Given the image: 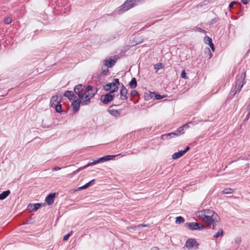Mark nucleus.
<instances>
[{
    "label": "nucleus",
    "mask_w": 250,
    "mask_h": 250,
    "mask_svg": "<svg viewBox=\"0 0 250 250\" xmlns=\"http://www.w3.org/2000/svg\"><path fill=\"white\" fill-rule=\"evenodd\" d=\"M74 92L78 95L81 104L88 105L90 103V100L95 96L97 92L96 88H93L91 85L85 87L82 84L76 85L74 88Z\"/></svg>",
    "instance_id": "obj_1"
},
{
    "label": "nucleus",
    "mask_w": 250,
    "mask_h": 250,
    "mask_svg": "<svg viewBox=\"0 0 250 250\" xmlns=\"http://www.w3.org/2000/svg\"><path fill=\"white\" fill-rule=\"evenodd\" d=\"M197 217L207 223L208 227L214 229L216 223L220 221L218 215L213 210L206 209L197 211L195 213Z\"/></svg>",
    "instance_id": "obj_2"
},
{
    "label": "nucleus",
    "mask_w": 250,
    "mask_h": 250,
    "mask_svg": "<svg viewBox=\"0 0 250 250\" xmlns=\"http://www.w3.org/2000/svg\"><path fill=\"white\" fill-rule=\"evenodd\" d=\"M62 100V96L59 94L53 96L50 100L51 106L55 108V110L57 112H61L62 111V104H60Z\"/></svg>",
    "instance_id": "obj_3"
},
{
    "label": "nucleus",
    "mask_w": 250,
    "mask_h": 250,
    "mask_svg": "<svg viewBox=\"0 0 250 250\" xmlns=\"http://www.w3.org/2000/svg\"><path fill=\"white\" fill-rule=\"evenodd\" d=\"M143 0H126L122 5L120 9L121 13L128 10L135 6L137 5Z\"/></svg>",
    "instance_id": "obj_4"
},
{
    "label": "nucleus",
    "mask_w": 250,
    "mask_h": 250,
    "mask_svg": "<svg viewBox=\"0 0 250 250\" xmlns=\"http://www.w3.org/2000/svg\"><path fill=\"white\" fill-rule=\"evenodd\" d=\"M246 76L245 73H242L237 76V80L235 84V89L236 92L234 93H236L237 92H239L244 84V80Z\"/></svg>",
    "instance_id": "obj_5"
},
{
    "label": "nucleus",
    "mask_w": 250,
    "mask_h": 250,
    "mask_svg": "<svg viewBox=\"0 0 250 250\" xmlns=\"http://www.w3.org/2000/svg\"><path fill=\"white\" fill-rule=\"evenodd\" d=\"M186 225L191 230H203L204 228L203 225L196 222L188 223Z\"/></svg>",
    "instance_id": "obj_6"
},
{
    "label": "nucleus",
    "mask_w": 250,
    "mask_h": 250,
    "mask_svg": "<svg viewBox=\"0 0 250 250\" xmlns=\"http://www.w3.org/2000/svg\"><path fill=\"white\" fill-rule=\"evenodd\" d=\"M114 97L115 94H113V92H109L108 94L102 95L101 100L104 104H107L111 101Z\"/></svg>",
    "instance_id": "obj_7"
},
{
    "label": "nucleus",
    "mask_w": 250,
    "mask_h": 250,
    "mask_svg": "<svg viewBox=\"0 0 250 250\" xmlns=\"http://www.w3.org/2000/svg\"><path fill=\"white\" fill-rule=\"evenodd\" d=\"M104 89L106 91H110V92H114L117 91L118 89V87L116 84V83H111L106 84L104 86Z\"/></svg>",
    "instance_id": "obj_8"
},
{
    "label": "nucleus",
    "mask_w": 250,
    "mask_h": 250,
    "mask_svg": "<svg viewBox=\"0 0 250 250\" xmlns=\"http://www.w3.org/2000/svg\"><path fill=\"white\" fill-rule=\"evenodd\" d=\"M189 150V147L187 146L184 150H181L178 152L173 154L172 158L174 160L177 159L183 156Z\"/></svg>",
    "instance_id": "obj_9"
},
{
    "label": "nucleus",
    "mask_w": 250,
    "mask_h": 250,
    "mask_svg": "<svg viewBox=\"0 0 250 250\" xmlns=\"http://www.w3.org/2000/svg\"><path fill=\"white\" fill-rule=\"evenodd\" d=\"M186 246V247L189 249H192L194 246H195L196 248L197 249L198 244L194 239H189L187 241Z\"/></svg>",
    "instance_id": "obj_10"
},
{
    "label": "nucleus",
    "mask_w": 250,
    "mask_h": 250,
    "mask_svg": "<svg viewBox=\"0 0 250 250\" xmlns=\"http://www.w3.org/2000/svg\"><path fill=\"white\" fill-rule=\"evenodd\" d=\"M41 207V204H30L28 206V209L30 210V211H36Z\"/></svg>",
    "instance_id": "obj_11"
},
{
    "label": "nucleus",
    "mask_w": 250,
    "mask_h": 250,
    "mask_svg": "<svg viewBox=\"0 0 250 250\" xmlns=\"http://www.w3.org/2000/svg\"><path fill=\"white\" fill-rule=\"evenodd\" d=\"M204 42L205 43L208 44L212 52L214 51V45L212 43V39L210 37L206 36L204 39Z\"/></svg>",
    "instance_id": "obj_12"
},
{
    "label": "nucleus",
    "mask_w": 250,
    "mask_h": 250,
    "mask_svg": "<svg viewBox=\"0 0 250 250\" xmlns=\"http://www.w3.org/2000/svg\"><path fill=\"white\" fill-rule=\"evenodd\" d=\"M55 196V193H51L46 197L45 201L47 205H51L53 203Z\"/></svg>",
    "instance_id": "obj_13"
},
{
    "label": "nucleus",
    "mask_w": 250,
    "mask_h": 250,
    "mask_svg": "<svg viewBox=\"0 0 250 250\" xmlns=\"http://www.w3.org/2000/svg\"><path fill=\"white\" fill-rule=\"evenodd\" d=\"M80 104V100L79 99H77L73 102L72 106L74 112H77L79 110Z\"/></svg>",
    "instance_id": "obj_14"
},
{
    "label": "nucleus",
    "mask_w": 250,
    "mask_h": 250,
    "mask_svg": "<svg viewBox=\"0 0 250 250\" xmlns=\"http://www.w3.org/2000/svg\"><path fill=\"white\" fill-rule=\"evenodd\" d=\"M116 155H106L99 159L100 163L109 161L115 158Z\"/></svg>",
    "instance_id": "obj_15"
},
{
    "label": "nucleus",
    "mask_w": 250,
    "mask_h": 250,
    "mask_svg": "<svg viewBox=\"0 0 250 250\" xmlns=\"http://www.w3.org/2000/svg\"><path fill=\"white\" fill-rule=\"evenodd\" d=\"M149 96L151 99H154L157 100H160L165 97V96L161 95L155 92H150Z\"/></svg>",
    "instance_id": "obj_16"
},
{
    "label": "nucleus",
    "mask_w": 250,
    "mask_h": 250,
    "mask_svg": "<svg viewBox=\"0 0 250 250\" xmlns=\"http://www.w3.org/2000/svg\"><path fill=\"white\" fill-rule=\"evenodd\" d=\"M127 90L126 88L123 86L121 89L120 90V94H121V99L123 100H126L127 99Z\"/></svg>",
    "instance_id": "obj_17"
},
{
    "label": "nucleus",
    "mask_w": 250,
    "mask_h": 250,
    "mask_svg": "<svg viewBox=\"0 0 250 250\" xmlns=\"http://www.w3.org/2000/svg\"><path fill=\"white\" fill-rule=\"evenodd\" d=\"M115 61L110 59H106L104 61V65H106L109 67H112L115 63Z\"/></svg>",
    "instance_id": "obj_18"
},
{
    "label": "nucleus",
    "mask_w": 250,
    "mask_h": 250,
    "mask_svg": "<svg viewBox=\"0 0 250 250\" xmlns=\"http://www.w3.org/2000/svg\"><path fill=\"white\" fill-rule=\"evenodd\" d=\"M94 182H95V180L94 179L90 181V182H89L88 183H86L84 186L79 187L78 188L77 190H81L87 188L89 186L93 185L94 184Z\"/></svg>",
    "instance_id": "obj_19"
},
{
    "label": "nucleus",
    "mask_w": 250,
    "mask_h": 250,
    "mask_svg": "<svg viewBox=\"0 0 250 250\" xmlns=\"http://www.w3.org/2000/svg\"><path fill=\"white\" fill-rule=\"evenodd\" d=\"M64 96L67 97L69 100H73V97L75 96L74 94L71 91H66L64 94Z\"/></svg>",
    "instance_id": "obj_20"
},
{
    "label": "nucleus",
    "mask_w": 250,
    "mask_h": 250,
    "mask_svg": "<svg viewBox=\"0 0 250 250\" xmlns=\"http://www.w3.org/2000/svg\"><path fill=\"white\" fill-rule=\"evenodd\" d=\"M108 111L111 115L115 117H118L120 115V110L109 109Z\"/></svg>",
    "instance_id": "obj_21"
},
{
    "label": "nucleus",
    "mask_w": 250,
    "mask_h": 250,
    "mask_svg": "<svg viewBox=\"0 0 250 250\" xmlns=\"http://www.w3.org/2000/svg\"><path fill=\"white\" fill-rule=\"evenodd\" d=\"M175 134H176L175 132H172V133H168L167 134H164L162 136L161 138H162V139L171 138L172 137H174L176 136Z\"/></svg>",
    "instance_id": "obj_22"
},
{
    "label": "nucleus",
    "mask_w": 250,
    "mask_h": 250,
    "mask_svg": "<svg viewBox=\"0 0 250 250\" xmlns=\"http://www.w3.org/2000/svg\"><path fill=\"white\" fill-rule=\"evenodd\" d=\"M9 190H6L0 194V200H2L5 199L10 194Z\"/></svg>",
    "instance_id": "obj_23"
},
{
    "label": "nucleus",
    "mask_w": 250,
    "mask_h": 250,
    "mask_svg": "<svg viewBox=\"0 0 250 250\" xmlns=\"http://www.w3.org/2000/svg\"><path fill=\"white\" fill-rule=\"evenodd\" d=\"M224 234V231L222 229H219L218 232L213 236L214 238H217L219 237L222 236Z\"/></svg>",
    "instance_id": "obj_24"
},
{
    "label": "nucleus",
    "mask_w": 250,
    "mask_h": 250,
    "mask_svg": "<svg viewBox=\"0 0 250 250\" xmlns=\"http://www.w3.org/2000/svg\"><path fill=\"white\" fill-rule=\"evenodd\" d=\"M129 85L131 88H134L137 86V81L135 78H133L129 83Z\"/></svg>",
    "instance_id": "obj_25"
},
{
    "label": "nucleus",
    "mask_w": 250,
    "mask_h": 250,
    "mask_svg": "<svg viewBox=\"0 0 250 250\" xmlns=\"http://www.w3.org/2000/svg\"><path fill=\"white\" fill-rule=\"evenodd\" d=\"M175 133H176V134H175L176 136H179L181 134H184L185 132H184V129L183 128V127L181 126L179 128H178L177 129V130L175 132Z\"/></svg>",
    "instance_id": "obj_26"
},
{
    "label": "nucleus",
    "mask_w": 250,
    "mask_h": 250,
    "mask_svg": "<svg viewBox=\"0 0 250 250\" xmlns=\"http://www.w3.org/2000/svg\"><path fill=\"white\" fill-rule=\"evenodd\" d=\"M234 190L233 189L230 188H226L224 189L222 192L223 194H231L233 192Z\"/></svg>",
    "instance_id": "obj_27"
},
{
    "label": "nucleus",
    "mask_w": 250,
    "mask_h": 250,
    "mask_svg": "<svg viewBox=\"0 0 250 250\" xmlns=\"http://www.w3.org/2000/svg\"><path fill=\"white\" fill-rule=\"evenodd\" d=\"M86 167H87L86 165H85L83 167H81L79 168L78 169H77V170L74 171L72 173L70 174L69 175H74L77 174L79 172L81 171V170H83L84 168H86Z\"/></svg>",
    "instance_id": "obj_28"
},
{
    "label": "nucleus",
    "mask_w": 250,
    "mask_h": 250,
    "mask_svg": "<svg viewBox=\"0 0 250 250\" xmlns=\"http://www.w3.org/2000/svg\"><path fill=\"white\" fill-rule=\"evenodd\" d=\"M86 167H87L86 165H85L83 167H81L79 168L78 169H77V170L74 171L72 173L70 174L69 175H74L77 174L79 172L81 171V170H83L84 168H86Z\"/></svg>",
    "instance_id": "obj_29"
},
{
    "label": "nucleus",
    "mask_w": 250,
    "mask_h": 250,
    "mask_svg": "<svg viewBox=\"0 0 250 250\" xmlns=\"http://www.w3.org/2000/svg\"><path fill=\"white\" fill-rule=\"evenodd\" d=\"M108 66L105 65L102 66L101 70L103 74L105 75L108 72Z\"/></svg>",
    "instance_id": "obj_30"
},
{
    "label": "nucleus",
    "mask_w": 250,
    "mask_h": 250,
    "mask_svg": "<svg viewBox=\"0 0 250 250\" xmlns=\"http://www.w3.org/2000/svg\"><path fill=\"white\" fill-rule=\"evenodd\" d=\"M184 222H185V219H184L183 217H182L181 216L177 217L176 218V223L177 224H180L182 223H184Z\"/></svg>",
    "instance_id": "obj_31"
},
{
    "label": "nucleus",
    "mask_w": 250,
    "mask_h": 250,
    "mask_svg": "<svg viewBox=\"0 0 250 250\" xmlns=\"http://www.w3.org/2000/svg\"><path fill=\"white\" fill-rule=\"evenodd\" d=\"M12 21V18L10 17H6L4 20V22L6 24H10Z\"/></svg>",
    "instance_id": "obj_32"
},
{
    "label": "nucleus",
    "mask_w": 250,
    "mask_h": 250,
    "mask_svg": "<svg viewBox=\"0 0 250 250\" xmlns=\"http://www.w3.org/2000/svg\"><path fill=\"white\" fill-rule=\"evenodd\" d=\"M100 162L99 161V159L97 160H95L93 161V162L89 163L87 165H86L87 167H88L89 166L95 165L98 163H99Z\"/></svg>",
    "instance_id": "obj_33"
},
{
    "label": "nucleus",
    "mask_w": 250,
    "mask_h": 250,
    "mask_svg": "<svg viewBox=\"0 0 250 250\" xmlns=\"http://www.w3.org/2000/svg\"><path fill=\"white\" fill-rule=\"evenodd\" d=\"M162 65L161 63H157L154 65V69L157 71L160 69L162 68Z\"/></svg>",
    "instance_id": "obj_34"
},
{
    "label": "nucleus",
    "mask_w": 250,
    "mask_h": 250,
    "mask_svg": "<svg viewBox=\"0 0 250 250\" xmlns=\"http://www.w3.org/2000/svg\"><path fill=\"white\" fill-rule=\"evenodd\" d=\"M181 76L182 78H184L185 79H187L188 78V77L187 76L185 70H184L182 71Z\"/></svg>",
    "instance_id": "obj_35"
},
{
    "label": "nucleus",
    "mask_w": 250,
    "mask_h": 250,
    "mask_svg": "<svg viewBox=\"0 0 250 250\" xmlns=\"http://www.w3.org/2000/svg\"><path fill=\"white\" fill-rule=\"evenodd\" d=\"M72 235V232L68 233L67 234L64 235L63 237V240L64 241H66L68 239V238H69V237Z\"/></svg>",
    "instance_id": "obj_36"
},
{
    "label": "nucleus",
    "mask_w": 250,
    "mask_h": 250,
    "mask_svg": "<svg viewBox=\"0 0 250 250\" xmlns=\"http://www.w3.org/2000/svg\"><path fill=\"white\" fill-rule=\"evenodd\" d=\"M138 94V92L136 90H133L131 92V95L132 96H135Z\"/></svg>",
    "instance_id": "obj_37"
},
{
    "label": "nucleus",
    "mask_w": 250,
    "mask_h": 250,
    "mask_svg": "<svg viewBox=\"0 0 250 250\" xmlns=\"http://www.w3.org/2000/svg\"><path fill=\"white\" fill-rule=\"evenodd\" d=\"M61 169V168L58 166H56V167H54L53 168H52V170L53 171H57V170H59Z\"/></svg>",
    "instance_id": "obj_38"
},
{
    "label": "nucleus",
    "mask_w": 250,
    "mask_h": 250,
    "mask_svg": "<svg viewBox=\"0 0 250 250\" xmlns=\"http://www.w3.org/2000/svg\"><path fill=\"white\" fill-rule=\"evenodd\" d=\"M237 3L236 1H232L230 4H229V7L230 8H231L235 4H236Z\"/></svg>",
    "instance_id": "obj_39"
},
{
    "label": "nucleus",
    "mask_w": 250,
    "mask_h": 250,
    "mask_svg": "<svg viewBox=\"0 0 250 250\" xmlns=\"http://www.w3.org/2000/svg\"><path fill=\"white\" fill-rule=\"evenodd\" d=\"M198 31L199 32H203V33H206V31L205 30H204L203 29H202V28H198L197 29Z\"/></svg>",
    "instance_id": "obj_40"
},
{
    "label": "nucleus",
    "mask_w": 250,
    "mask_h": 250,
    "mask_svg": "<svg viewBox=\"0 0 250 250\" xmlns=\"http://www.w3.org/2000/svg\"><path fill=\"white\" fill-rule=\"evenodd\" d=\"M182 127H183V128L184 129V128H188L189 127V125H188V124H186L185 125H184L183 126H182Z\"/></svg>",
    "instance_id": "obj_41"
},
{
    "label": "nucleus",
    "mask_w": 250,
    "mask_h": 250,
    "mask_svg": "<svg viewBox=\"0 0 250 250\" xmlns=\"http://www.w3.org/2000/svg\"><path fill=\"white\" fill-rule=\"evenodd\" d=\"M242 2L244 4H247V3H248L249 2V0H242Z\"/></svg>",
    "instance_id": "obj_42"
},
{
    "label": "nucleus",
    "mask_w": 250,
    "mask_h": 250,
    "mask_svg": "<svg viewBox=\"0 0 250 250\" xmlns=\"http://www.w3.org/2000/svg\"><path fill=\"white\" fill-rule=\"evenodd\" d=\"M113 83H116V84H119V80L117 79H114V82Z\"/></svg>",
    "instance_id": "obj_43"
},
{
    "label": "nucleus",
    "mask_w": 250,
    "mask_h": 250,
    "mask_svg": "<svg viewBox=\"0 0 250 250\" xmlns=\"http://www.w3.org/2000/svg\"><path fill=\"white\" fill-rule=\"evenodd\" d=\"M250 117V112L248 113V114L247 115V116H246V117L245 120H248V119H249Z\"/></svg>",
    "instance_id": "obj_44"
},
{
    "label": "nucleus",
    "mask_w": 250,
    "mask_h": 250,
    "mask_svg": "<svg viewBox=\"0 0 250 250\" xmlns=\"http://www.w3.org/2000/svg\"><path fill=\"white\" fill-rule=\"evenodd\" d=\"M147 226V225H139L138 226V227H146Z\"/></svg>",
    "instance_id": "obj_45"
},
{
    "label": "nucleus",
    "mask_w": 250,
    "mask_h": 250,
    "mask_svg": "<svg viewBox=\"0 0 250 250\" xmlns=\"http://www.w3.org/2000/svg\"><path fill=\"white\" fill-rule=\"evenodd\" d=\"M152 250H158V248L157 247L153 248Z\"/></svg>",
    "instance_id": "obj_46"
},
{
    "label": "nucleus",
    "mask_w": 250,
    "mask_h": 250,
    "mask_svg": "<svg viewBox=\"0 0 250 250\" xmlns=\"http://www.w3.org/2000/svg\"><path fill=\"white\" fill-rule=\"evenodd\" d=\"M249 108H250V104H249Z\"/></svg>",
    "instance_id": "obj_47"
}]
</instances>
